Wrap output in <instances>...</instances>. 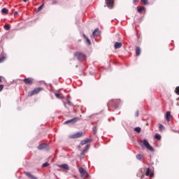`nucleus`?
I'll use <instances>...</instances> for the list:
<instances>
[{
	"label": "nucleus",
	"instance_id": "obj_25",
	"mask_svg": "<svg viewBox=\"0 0 179 179\" xmlns=\"http://www.w3.org/2000/svg\"><path fill=\"white\" fill-rule=\"evenodd\" d=\"M27 177H29V178H33V175L30 173L29 172H24Z\"/></svg>",
	"mask_w": 179,
	"mask_h": 179
},
{
	"label": "nucleus",
	"instance_id": "obj_19",
	"mask_svg": "<svg viewBox=\"0 0 179 179\" xmlns=\"http://www.w3.org/2000/svg\"><path fill=\"white\" fill-rule=\"evenodd\" d=\"M155 139H156L157 141H160V139H162V135L159 134H155Z\"/></svg>",
	"mask_w": 179,
	"mask_h": 179
},
{
	"label": "nucleus",
	"instance_id": "obj_14",
	"mask_svg": "<svg viewBox=\"0 0 179 179\" xmlns=\"http://www.w3.org/2000/svg\"><path fill=\"white\" fill-rule=\"evenodd\" d=\"M145 10L146 8H145L144 6L137 7V12H138V13H142V12H145Z\"/></svg>",
	"mask_w": 179,
	"mask_h": 179
},
{
	"label": "nucleus",
	"instance_id": "obj_41",
	"mask_svg": "<svg viewBox=\"0 0 179 179\" xmlns=\"http://www.w3.org/2000/svg\"><path fill=\"white\" fill-rule=\"evenodd\" d=\"M17 14H18L17 11H15V12L14 13V15H15V16H16V15H17Z\"/></svg>",
	"mask_w": 179,
	"mask_h": 179
},
{
	"label": "nucleus",
	"instance_id": "obj_47",
	"mask_svg": "<svg viewBox=\"0 0 179 179\" xmlns=\"http://www.w3.org/2000/svg\"><path fill=\"white\" fill-rule=\"evenodd\" d=\"M78 148H80V145H78Z\"/></svg>",
	"mask_w": 179,
	"mask_h": 179
},
{
	"label": "nucleus",
	"instance_id": "obj_22",
	"mask_svg": "<svg viewBox=\"0 0 179 179\" xmlns=\"http://www.w3.org/2000/svg\"><path fill=\"white\" fill-rule=\"evenodd\" d=\"M150 174H153V173L150 171V168H148L145 172V176H150Z\"/></svg>",
	"mask_w": 179,
	"mask_h": 179
},
{
	"label": "nucleus",
	"instance_id": "obj_38",
	"mask_svg": "<svg viewBox=\"0 0 179 179\" xmlns=\"http://www.w3.org/2000/svg\"><path fill=\"white\" fill-rule=\"evenodd\" d=\"M135 117H139V111L137 110L135 113Z\"/></svg>",
	"mask_w": 179,
	"mask_h": 179
},
{
	"label": "nucleus",
	"instance_id": "obj_44",
	"mask_svg": "<svg viewBox=\"0 0 179 179\" xmlns=\"http://www.w3.org/2000/svg\"><path fill=\"white\" fill-rule=\"evenodd\" d=\"M176 106H179V102H177V103H176Z\"/></svg>",
	"mask_w": 179,
	"mask_h": 179
},
{
	"label": "nucleus",
	"instance_id": "obj_18",
	"mask_svg": "<svg viewBox=\"0 0 179 179\" xmlns=\"http://www.w3.org/2000/svg\"><path fill=\"white\" fill-rule=\"evenodd\" d=\"M89 148H90V145H89V144H87L85 147V148L83 150V155L84 154V153H86V152H87V150H89Z\"/></svg>",
	"mask_w": 179,
	"mask_h": 179
},
{
	"label": "nucleus",
	"instance_id": "obj_7",
	"mask_svg": "<svg viewBox=\"0 0 179 179\" xmlns=\"http://www.w3.org/2000/svg\"><path fill=\"white\" fill-rule=\"evenodd\" d=\"M22 80L25 85H33V80H34V79L33 78H27Z\"/></svg>",
	"mask_w": 179,
	"mask_h": 179
},
{
	"label": "nucleus",
	"instance_id": "obj_16",
	"mask_svg": "<svg viewBox=\"0 0 179 179\" xmlns=\"http://www.w3.org/2000/svg\"><path fill=\"white\" fill-rule=\"evenodd\" d=\"M79 173L82 176H85V174H87V172H86V170H85V169H83V167L79 168Z\"/></svg>",
	"mask_w": 179,
	"mask_h": 179
},
{
	"label": "nucleus",
	"instance_id": "obj_40",
	"mask_svg": "<svg viewBox=\"0 0 179 179\" xmlns=\"http://www.w3.org/2000/svg\"><path fill=\"white\" fill-rule=\"evenodd\" d=\"M83 36L84 38H85V39L87 38V36H86V35L85 34H83Z\"/></svg>",
	"mask_w": 179,
	"mask_h": 179
},
{
	"label": "nucleus",
	"instance_id": "obj_48",
	"mask_svg": "<svg viewBox=\"0 0 179 179\" xmlns=\"http://www.w3.org/2000/svg\"><path fill=\"white\" fill-rule=\"evenodd\" d=\"M0 31H1V28H0Z\"/></svg>",
	"mask_w": 179,
	"mask_h": 179
},
{
	"label": "nucleus",
	"instance_id": "obj_42",
	"mask_svg": "<svg viewBox=\"0 0 179 179\" xmlns=\"http://www.w3.org/2000/svg\"><path fill=\"white\" fill-rule=\"evenodd\" d=\"M31 179H37L36 177H35L34 176H33V178H30Z\"/></svg>",
	"mask_w": 179,
	"mask_h": 179
},
{
	"label": "nucleus",
	"instance_id": "obj_3",
	"mask_svg": "<svg viewBox=\"0 0 179 179\" xmlns=\"http://www.w3.org/2000/svg\"><path fill=\"white\" fill-rule=\"evenodd\" d=\"M41 90H44V88H43L42 87H35L32 91H31L28 93V96L29 97H31V96L38 94V93H40V92H41Z\"/></svg>",
	"mask_w": 179,
	"mask_h": 179
},
{
	"label": "nucleus",
	"instance_id": "obj_34",
	"mask_svg": "<svg viewBox=\"0 0 179 179\" xmlns=\"http://www.w3.org/2000/svg\"><path fill=\"white\" fill-rule=\"evenodd\" d=\"M80 159H83V157H85V153L83 154V151L81 152V153L80 155Z\"/></svg>",
	"mask_w": 179,
	"mask_h": 179
},
{
	"label": "nucleus",
	"instance_id": "obj_30",
	"mask_svg": "<svg viewBox=\"0 0 179 179\" xmlns=\"http://www.w3.org/2000/svg\"><path fill=\"white\" fill-rule=\"evenodd\" d=\"M5 58V56L0 57V64H2V62H3Z\"/></svg>",
	"mask_w": 179,
	"mask_h": 179
},
{
	"label": "nucleus",
	"instance_id": "obj_33",
	"mask_svg": "<svg viewBox=\"0 0 179 179\" xmlns=\"http://www.w3.org/2000/svg\"><path fill=\"white\" fill-rule=\"evenodd\" d=\"M55 96H56L57 99H61V94H59V93H55Z\"/></svg>",
	"mask_w": 179,
	"mask_h": 179
},
{
	"label": "nucleus",
	"instance_id": "obj_27",
	"mask_svg": "<svg viewBox=\"0 0 179 179\" xmlns=\"http://www.w3.org/2000/svg\"><path fill=\"white\" fill-rule=\"evenodd\" d=\"M142 157H143V156H142V155H141V154H138V155H136V159H137L138 160H142Z\"/></svg>",
	"mask_w": 179,
	"mask_h": 179
},
{
	"label": "nucleus",
	"instance_id": "obj_39",
	"mask_svg": "<svg viewBox=\"0 0 179 179\" xmlns=\"http://www.w3.org/2000/svg\"><path fill=\"white\" fill-rule=\"evenodd\" d=\"M136 2H139V0H133L134 3H136Z\"/></svg>",
	"mask_w": 179,
	"mask_h": 179
},
{
	"label": "nucleus",
	"instance_id": "obj_13",
	"mask_svg": "<svg viewBox=\"0 0 179 179\" xmlns=\"http://www.w3.org/2000/svg\"><path fill=\"white\" fill-rule=\"evenodd\" d=\"M170 117H171V113L170 111H167L165 114V118L167 122H170Z\"/></svg>",
	"mask_w": 179,
	"mask_h": 179
},
{
	"label": "nucleus",
	"instance_id": "obj_21",
	"mask_svg": "<svg viewBox=\"0 0 179 179\" xmlns=\"http://www.w3.org/2000/svg\"><path fill=\"white\" fill-rule=\"evenodd\" d=\"M134 131L137 132V134H141V131H142V128L140 127H136L134 128Z\"/></svg>",
	"mask_w": 179,
	"mask_h": 179
},
{
	"label": "nucleus",
	"instance_id": "obj_11",
	"mask_svg": "<svg viewBox=\"0 0 179 179\" xmlns=\"http://www.w3.org/2000/svg\"><path fill=\"white\" fill-rule=\"evenodd\" d=\"M100 34H101V32L99 28H96L94 31L92 32V36H94V37L99 36H100Z\"/></svg>",
	"mask_w": 179,
	"mask_h": 179
},
{
	"label": "nucleus",
	"instance_id": "obj_10",
	"mask_svg": "<svg viewBox=\"0 0 179 179\" xmlns=\"http://www.w3.org/2000/svg\"><path fill=\"white\" fill-rule=\"evenodd\" d=\"M58 167H59V169H62L63 170H69V165H68V164H59L58 165Z\"/></svg>",
	"mask_w": 179,
	"mask_h": 179
},
{
	"label": "nucleus",
	"instance_id": "obj_8",
	"mask_svg": "<svg viewBox=\"0 0 179 179\" xmlns=\"http://www.w3.org/2000/svg\"><path fill=\"white\" fill-rule=\"evenodd\" d=\"M37 148L38 149V150H43V149H45L46 150H48V144L41 143L38 146Z\"/></svg>",
	"mask_w": 179,
	"mask_h": 179
},
{
	"label": "nucleus",
	"instance_id": "obj_35",
	"mask_svg": "<svg viewBox=\"0 0 179 179\" xmlns=\"http://www.w3.org/2000/svg\"><path fill=\"white\" fill-rule=\"evenodd\" d=\"M145 5H148V0H143L142 1Z\"/></svg>",
	"mask_w": 179,
	"mask_h": 179
},
{
	"label": "nucleus",
	"instance_id": "obj_37",
	"mask_svg": "<svg viewBox=\"0 0 179 179\" xmlns=\"http://www.w3.org/2000/svg\"><path fill=\"white\" fill-rule=\"evenodd\" d=\"M3 90V85H0V92H2Z\"/></svg>",
	"mask_w": 179,
	"mask_h": 179
},
{
	"label": "nucleus",
	"instance_id": "obj_28",
	"mask_svg": "<svg viewBox=\"0 0 179 179\" xmlns=\"http://www.w3.org/2000/svg\"><path fill=\"white\" fill-rule=\"evenodd\" d=\"M50 166V163L48 162H45L42 164V167H48Z\"/></svg>",
	"mask_w": 179,
	"mask_h": 179
},
{
	"label": "nucleus",
	"instance_id": "obj_17",
	"mask_svg": "<svg viewBox=\"0 0 179 179\" xmlns=\"http://www.w3.org/2000/svg\"><path fill=\"white\" fill-rule=\"evenodd\" d=\"M136 54L137 57H139V55H141V47L137 46L136 48Z\"/></svg>",
	"mask_w": 179,
	"mask_h": 179
},
{
	"label": "nucleus",
	"instance_id": "obj_26",
	"mask_svg": "<svg viewBox=\"0 0 179 179\" xmlns=\"http://www.w3.org/2000/svg\"><path fill=\"white\" fill-rule=\"evenodd\" d=\"M166 128L163 126V124H159V131L162 132V131H163V129H165Z\"/></svg>",
	"mask_w": 179,
	"mask_h": 179
},
{
	"label": "nucleus",
	"instance_id": "obj_20",
	"mask_svg": "<svg viewBox=\"0 0 179 179\" xmlns=\"http://www.w3.org/2000/svg\"><path fill=\"white\" fill-rule=\"evenodd\" d=\"M8 12H9V10H8V8H3L1 9V13H3V15H6Z\"/></svg>",
	"mask_w": 179,
	"mask_h": 179
},
{
	"label": "nucleus",
	"instance_id": "obj_12",
	"mask_svg": "<svg viewBox=\"0 0 179 179\" xmlns=\"http://www.w3.org/2000/svg\"><path fill=\"white\" fill-rule=\"evenodd\" d=\"M89 142H92V140L90 138H85L80 141V145L83 146V145H86V143H89Z\"/></svg>",
	"mask_w": 179,
	"mask_h": 179
},
{
	"label": "nucleus",
	"instance_id": "obj_4",
	"mask_svg": "<svg viewBox=\"0 0 179 179\" xmlns=\"http://www.w3.org/2000/svg\"><path fill=\"white\" fill-rule=\"evenodd\" d=\"M143 145L148 149V150H150V152H155V148L150 144L149 143V141H148V139L144 138L143 140Z\"/></svg>",
	"mask_w": 179,
	"mask_h": 179
},
{
	"label": "nucleus",
	"instance_id": "obj_1",
	"mask_svg": "<svg viewBox=\"0 0 179 179\" xmlns=\"http://www.w3.org/2000/svg\"><path fill=\"white\" fill-rule=\"evenodd\" d=\"M108 107H113L115 110H118L120 108V100L118 99H111L107 103Z\"/></svg>",
	"mask_w": 179,
	"mask_h": 179
},
{
	"label": "nucleus",
	"instance_id": "obj_23",
	"mask_svg": "<svg viewBox=\"0 0 179 179\" xmlns=\"http://www.w3.org/2000/svg\"><path fill=\"white\" fill-rule=\"evenodd\" d=\"M3 29L7 31L10 30V25L9 24H6L3 26Z\"/></svg>",
	"mask_w": 179,
	"mask_h": 179
},
{
	"label": "nucleus",
	"instance_id": "obj_31",
	"mask_svg": "<svg viewBox=\"0 0 179 179\" xmlns=\"http://www.w3.org/2000/svg\"><path fill=\"white\" fill-rule=\"evenodd\" d=\"M85 40L88 43V45H90L92 44V41H90V39H89V38H86Z\"/></svg>",
	"mask_w": 179,
	"mask_h": 179
},
{
	"label": "nucleus",
	"instance_id": "obj_32",
	"mask_svg": "<svg viewBox=\"0 0 179 179\" xmlns=\"http://www.w3.org/2000/svg\"><path fill=\"white\" fill-rule=\"evenodd\" d=\"M175 93L179 94V87H176L175 89Z\"/></svg>",
	"mask_w": 179,
	"mask_h": 179
},
{
	"label": "nucleus",
	"instance_id": "obj_29",
	"mask_svg": "<svg viewBox=\"0 0 179 179\" xmlns=\"http://www.w3.org/2000/svg\"><path fill=\"white\" fill-rule=\"evenodd\" d=\"M44 7V3L41 4L38 8V12H40Z\"/></svg>",
	"mask_w": 179,
	"mask_h": 179
},
{
	"label": "nucleus",
	"instance_id": "obj_9",
	"mask_svg": "<svg viewBox=\"0 0 179 179\" xmlns=\"http://www.w3.org/2000/svg\"><path fill=\"white\" fill-rule=\"evenodd\" d=\"M106 3L109 9H113V6H114V0H106Z\"/></svg>",
	"mask_w": 179,
	"mask_h": 179
},
{
	"label": "nucleus",
	"instance_id": "obj_43",
	"mask_svg": "<svg viewBox=\"0 0 179 179\" xmlns=\"http://www.w3.org/2000/svg\"><path fill=\"white\" fill-rule=\"evenodd\" d=\"M1 82H2V78L0 76V83H1Z\"/></svg>",
	"mask_w": 179,
	"mask_h": 179
},
{
	"label": "nucleus",
	"instance_id": "obj_5",
	"mask_svg": "<svg viewBox=\"0 0 179 179\" xmlns=\"http://www.w3.org/2000/svg\"><path fill=\"white\" fill-rule=\"evenodd\" d=\"M79 120H80V118H79L78 117H73V119L66 120L64 122V125H72L73 124H76V122H78V121H79Z\"/></svg>",
	"mask_w": 179,
	"mask_h": 179
},
{
	"label": "nucleus",
	"instance_id": "obj_6",
	"mask_svg": "<svg viewBox=\"0 0 179 179\" xmlns=\"http://www.w3.org/2000/svg\"><path fill=\"white\" fill-rule=\"evenodd\" d=\"M81 136H83V132L78 131L77 133H75L74 134L69 135V138L70 139H78V138H81Z\"/></svg>",
	"mask_w": 179,
	"mask_h": 179
},
{
	"label": "nucleus",
	"instance_id": "obj_45",
	"mask_svg": "<svg viewBox=\"0 0 179 179\" xmlns=\"http://www.w3.org/2000/svg\"><path fill=\"white\" fill-rule=\"evenodd\" d=\"M23 2H27V0H23Z\"/></svg>",
	"mask_w": 179,
	"mask_h": 179
},
{
	"label": "nucleus",
	"instance_id": "obj_24",
	"mask_svg": "<svg viewBox=\"0 0 179 179\" xmlns=\"http://www.w3.org/2000/svg\"><path fill=\"white\" fill-rule=\"evenodd\" d=\"M92 132L94 135H96L97 134V127L94 126L92 128Z\"/></svg>",
	"mask_w": 179,
	"mask_h": 179
},
{
	"label": "nucleus",
	"instance_id": "obj_36",
	"mask_svg": "<svg viewBox=\"0 0 179 179\" xmlns=\"http://www.w3.org/2000/svg\"><path fill=\"white\" fill-rule=\"evenodd\" d=\"M66 101H67V104H68L69 106H72V102H71V101L67 100Z\"/></svg>",
	"mask_w": 179,
	"mask_h": 179
},
{
	"label": "nucleus",
	"instance_id": "obj_15",
	"mask_svg": "<svg viewBox=\"0 0 179 179\" xmlns=\"http://www.w3.org/2000/svg\"><path fill=\"white\" fill-rule=\"evenodd\" d=\"M114 47H115V50H118V48H121V47H122V43L115 42Z\"/></svg>",
	"mask_w": 179,
	"mask_h": 179
},
{
	"label": "nucleus",
	"instance_id": "obj_2",
	"mask_svg": "<svg viewBox=\"0 0 179 179\" xmlns=\"http://www.w3.org/2000/svg\"><path fill=\"white\" fill-rule=\"evenodd\" d=\"M74 57L78 61H86V55L81 52H75Z\"/></svg>",
	"mask_w": 179,
	"mask_h": 179
},
{
	"label": "nucleus",
	"instance_id": "obj_46",
	"mask_svg": "<svg viewBox=\"0 0 179 179\" xmlns=\"http://www.w3.org/2000/svg\"><path fill=\"white\" fill-rule=\"evenodd\" d=\"M178 101H179V97L178 98H177V99H176Z\"/></svg>",
	"mask_w": 179,
	"mask_h": 179
}]
</instances>
